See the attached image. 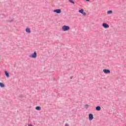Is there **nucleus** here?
<instances>
[{
	"mask_svg": "<svg viewBox=\"0 0 126 126\" xmlns=\"http://www.w3.org/2000/svg\"><path fill=\"white\" fill-rule=\"evenodd\" d=\"M30 58H32L33 59H36L37 58V52H34L33 53L30 55Z\"/></svg>",
	"mask_w": 126,
	"mask_h": 126,
	"instance_id": "f257e3e1",
	"label": "nucleus"
},
{
	"mask_svg": "<svg viewBox=\"0 0 126 126\" xmlns=\"http://www.w3.org/2000/svg\"><path fill=\"white\" fill-rule=\"evenodd\" d=\"M70 28L68 26H63L62 27V30H63V31H68V30H69Z\"/></svg>",
	"mask_w": 126,
	"mask_h": 126,
	"instance_id": "f03ea898",
	"label": "nucleus"
},
{
	"mask_svg": "<svg viewBox=\"0 0 126 126\" xmlns=\"http://www.w3.org/2000/svg\"><path fill=\"white\" fill-rule=\"evenodd\" d=\"M54 12L60 14L62 12V10H61V9H57L54 10Z\"/></svg>",
	"mask_w": 126,
	"mask_h": 126,
	"instance_id": "7ed1b4c3",
	"label": "nucleus"
},
{
	"mask_svg": "<svg viewBox=\"0 0 126 126\" xmlns=\"http://www.w3.org/2000/svg\"><path fill=\"white\" fill-rule=\"evenodd\" d=\"M89 121H92V120H93V119H94V117L93 116V114H90L89 115Z\"/></svg>",
	"mask_w": 126,
	"mask_h": 126,
	"instance_id": "20e7f679",
	"label": "nucleus"
},
{
	"mask_svg": "<svg viewBox=\"0 0 126 126\" xmlns=\"http://www.w3.org/2000/svg\"><path fill=\"white\" fill-rule=\"evenodd\" d=\"M102 26L105 29H107V28H109V25L104 23L102 24Z\"/></svg>",
	"mask_w": 126,
	"mask_h": 126,
	"instance_id": "39448f33",
	"label": "nucleus"
},
{
	"mask_svg": "<svg viewBox=\"0 0 126 126\" xmlns=\"http://www.w3.org/2000/svg\"><path fill=\"white\" fill-rule=\"evenodd\" d=\"M103 71L106 74L110 73V72H111V70H110V69H103Z\"/></svg>",
	"mask_w": 126,
	"mask_h": 126,
	"instance_id": "423d86ee",
	"label": "nucleus"
},
{
	"mask_svg": "<svg viewBox=\"0 0 126 126\" xmlns=\"http://www.w3.org/2000/svg\"><path fill=\"white\" fill-rule=\"evenodd\" d=\"M26 32H27V33H29V34H30V33H31V31H30V29L29 28H27L26 29Z\"/></svg>",
	"mask_w": 126,
	"mask_h": 126,
	"instance_id": "0eeeda50",
	"label": "nucleus"
},
{
	"mask_svg": "<svg viewBox=\"0 0 126 126\" xmlns=\"http://www.w3.org/2000/svg\"><path fill=\"white\" fill-rule=\"evenodd\" d=\"M96 111H100L101 110V107L100 106H97L95 107Z\"/></svg>",
	"mask_w": 126,
	"mask_h": 126,
	"instance_id": "6e6552de",
	"label": "nucleus"
},
{
	"mask_svg": "<svg viewBox=\"0 0 126 126\" xmlns=\"http://www.w3.org/2000/svg\"><path fill=\"white\" fill-rule=\"evenodd\" d=\"M5 75L6 77H9V73L7 72V71H5Z\"/></svg>",
	"mask_w": 126,
	"mask_h": 126,
	"instance_id": "1a4fd4ad",
	"label": "nucleus"
},
{
	"mask_svg": "<svg viewBox=\"0 0 126 126\" xmlns=\"http://www.w3.org/2000/svg\"><path fill=\"white\" fill-rule=\"evenodd\" d=\"M35 109L37 110V111H40L41 107H40V106H36L35 107Z\"/></svg>",
	"mask_w": 126,
	"mask_h": 126,
	"instance_id": "9d476101",
	"label": "nucleus"
},
{
	"mask_svg": "<svg viewBox=\"0 0 126 126\" xmlns=\"http://www.w3.org/2000/svg\"><path fill=\"white\" fill-rule=\"evenodd\" d=\"M83 11H84L83 9H81L79 10V12H80V13H81L82 14H83Z\"/></svg>",
	"mask_w": 126,
	"mask_h": 126,
	"instance_id": "9b49d317",
	"label": "nucleus"
},
{
	"mask_svg": "<svg viewBox=\"0 0 126 126\" xmlns=\"http://www.w3.org/2000/svg\"><path fill=\"white\" fill-rule=\"evenodd\" d=\"M0 87L1 88L4 87V84L0 82Z\"/></svg>",
	"mask_w": 126,
	"mask_h": 126,
	"instance_id": "f8f14e48",
	"label": "nucleus"
},
{
	"mask_svg": "<svg viewBox=\"0 0 126 126\" xmlns=\"http://www.w3.org/2000/svg\"><path fill=\"white\" fill-rule=\"evenodd\" d=\"M84 108L85 109H87L88 108H89V105L88 104H85L84 105Z\"/></svg>",
	"mask_w": 126,
	"mask_h": 126,
	"instance_id": "ddd939ff",
	"label": "nucleus"
},
{
	"mask_svg": "<svg viewBox=\"0 0 126 126\" xmlns=\"http://www.w3.org/2000/svg\"><path fill=\"white\" fill-rule=\"evenodd\" d=\"M111 13H113V11L109 10L107 11V14H111Z\"/></svg>",
	"mask_w": 126,
	"mask_h": 126,
	"instance_id": "4468645a",
	"label": "nucleus"
},
{
	"mask_svg": "<svg viewBox=\"0 0 126 126\" xmlns=\"http://www.w3.org/2000/svg\"><path fill=\"white\" fill-rule=\"evenodd\" d=\"M69 2H71V3H73V4H74V1H73V0H69Z\"/></svg>",
	"mask_w": 126,
	"mask_h": 126,
	"instance_id": "2eb2a0df",
	"label": "nucleus"
},
{
	"mask_svg": "<svg viewBox=\"0 0 126 126\" xmlns=\"http://www.w3.org/2000/svg\"><path fill=\"white\" fill-rule=\"evenodd\" d=\"M83 14L84 15H86V12H83Z\"/></svg>",
	"mask_w": 126,
	"mask_h": 126,
	"instance_id": "dca6fc26",
	"label": "nucleus"
},
{
	"mask_svg": "<svg viewBox=\"0 0 126 126\" xmlns=\"http://www.w3.org/2000/svg\"><path fill=\"white\" fill-rule=\"evenodd\" d=\"M14 20V19H12V20H11L10 21V22H12V21H13Z\"/></svg>",
	"mask_w": 126,
	"mask_h": 126,
	"instance_id": "f3484780",
	"label": "nucleus"
},
{
	"mask_svg": "<svg viewBox=\"0 0 126 126\" xmlns=\"http://www.w3.org/2000/svg\"><path fill=\"white\" fill-rule=\"evenodd\" d=\"M65 126H68V124H66L65 125Z\"/></svg>",
	"mask_w": 126,
	"mask_h": 126,
	"instance_id": "a211bd4d",
	"label": "nucleus"
}]
</instances>
